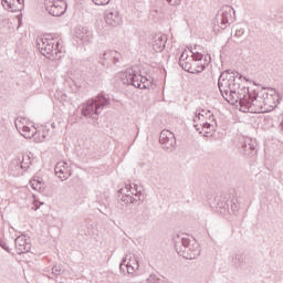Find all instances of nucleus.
Segmentation results:
<instances>
[{
  "mask_svg": "<svg viewBox=\"0 0 283 283\" xmlns=\"http://www.w3.org/2000/svg\"><path fill=\"white\" fill-rule=\"evenodd\" d=\"M280 130L282 132V134H283V117H282V119H281V123H280Z\"/></svg>",
  "mask_w": 283,
  "mask_h": 283,
  "instance_id": "a19ab883",
  "label": "nucleus"
},
{
  "mask_svg": "<svg viewBox=\"0 0 283 283\" xmlns=\"http://www.w3.org/2000/svg\"><path fill=\"white\" fill-rule=\"evenodd\" d=\"M122 59L123 55L118 51L107 50L99 55V64L103 65V67H112V63L117 65L120 63Z\"/></svg>",
  "mask_w": 283,
  "mask_h": 283,
  "instance_id": "6e6552de",
  "label": "nucleus"
},
{
  "mask_svg": "<svg viewBox=\"0 0 283 283\" xmlns=\"http://www.w3.org/2000/svg\"><path fill=\"white\" fill-rule=\"evenodd\" d=\"M233 30H234V36L237 39H240L241 36H244V28H242L240 25H234Z\"/></svg>",
  "mask_w": 283,
  "mask_h": 283,
  "instance_id": "cd10ccee",
  "label": "nucleus"
},
{
  "mask_svg": "<svg viewBox=\"0 0 283 283\" xmlns=\"http://www.w3.org/2000/svg\"><path fill=\"white\" fill-rule=\"evenodd\" d=\"M104 19L105 23L111 28H118V25L123 24V17L118 11L106 10Z\"/></svg>",
  "mask_w": 283,
  "mask_h": 283,
  "instance_id": "4468645a",
  "label": "nucleus"
},
{
  "mask_svg": "<svg viewBox=\"0 0 283 283\" xmlns=\"http://www.w3.org/2000/svg\"><path fill=\"white\" fill-rule=\"evenodd\" d=\"M23 120L25 119H15L14 125L19 134L23 136V138H33V136L36 134V128H30L29 126L23 124Z\"/></svg>",
  "mask_w": 283,
  "mask_h": 283,
  "instance_id": "2eb2a0df",
  "label": "nucleus"
},
{
  "mask_svg": "<svg viewBox=\"0 0 283 283\" xmlns=\"http://www.w3.org/2000/svg\"><path fill=\"white\" fill-rule=\"evenodd\" d=\"M92 101H95V106L99 112L103 107L109 105V98L105 97L104 93H99L95 98H92Z\"/></svg>",
  "mask_w": 283,
  "mask_h": 283,
  "instance_id": "4be33fe9",
  "label": "nucleus"
},
{
  "mask_svg": "<svg viewBox=\"0 0 283 283\" xmlns=\"http://www.w3.org/2000/svg\"><path fill=\"white\" fill-rule=\"evenodd\" d=\"M56 1H63V0H44V6H54L56 4Z\"/></svg>",
  "mask_w": 283,
  "mask_h": 283,
  "instance_id": "f704fd0d",
  "label": "nucleus"
},
{
  "mask_svg": "<svg viewBox=\"0 0 283 283\" xmlns=\"http://www.w3.org/2000/svg\"><path fill=\"white\" fill-rule=\"evenodd\" d=\"M252 99L253 94L249 92L247 86L242 85V82H239L237 88H233L232 94L229 96L228 103L231 105L239 103L240 111L247 113L249 111L244 109V107H249Z\"/></svg>",
  "mask_w": 283,
  "mask_h": 283,
  "instance_id": "20e7f679",
  "label": "nucleus"
},
{
  "mask_svg": "<svg viewBox=\"0 0 283 283\" xmlns=\"http://www.w3.org/2000/svg\"><path fill=\"white\" fill-rule=\"evenodd\" d=\"M15 244V251L18 255H21L23 253H28L30 251V243L25 241V237L20 235L14 240Z\"/></svg>",
  "mask_w": 283,
  "mask_h": 283,
  "instance_id": "aec40b11",
  "label": "nucleus"
},
{
  "mask_svg": "<svg viewBox=\"0 0 283 283\" xmlns=\"http://www.w3.org/2000/svg\"><path fill=\"white\" fill-rule=\"evenodd\" d=\"M255 147H258V142L251 137H240L239 138V148L241 149V154L245 156H253L256 154Z\"/></svg>",
  "mask_w": 283,
  "mask_h": 283,
  "instance_id": "9d476101",
  "label": "nucleus"
},
{
  "mask_svg": "<svg viewBox=\"0 0 283 283\" xmlns=\"http://www.w3.org/2000/svg\"><path fill=\"white\" fill-rule=\"evenodd\" d=\"M206 116H209V122H206L202 124L203 129H211V127H213V124L211 123H216V118H213V114H211V111L206 112Z\"/></svg>",
  "mask_w": 283,
  "mask_h": 283,
  "instance_id": "bb28decb",
  "label": "nucleus"
},
{
  "mask_svg": "<svg viewBox=\"0 0 283 283\" xmlns=\"http://www.w3.org/2000/svg\"><path fill=\"white\" fill-rule=\"evenodd\" d=\"M125 262H127V258L123 259V261H122V263L119 265V270L123 271V273H125V268H126L127 269V273L129 275H133V273H136V271H138V268L140 266L138 264V258H134L133 261H132V259H129V262L127 264H125Z\"/></svg>",
  "mask_w": 283,
  "mask_h": 283,
  "instance_id": "f3484780",
  "label": "nucleus"
},
{
  "mask_svg": "<svg viewBox=\"0 0 283 283\" xmlns=\"http://www.w3.org/2000/svg\"><path fill=\"white\" fill-rule=\"evenodd\" d=\"M4 10L9 12H17V7H14V0H1Z\"/></svg>",
  "mask_w": 283,
  "mask_h": 283,
  "instance_id": "a878e982",
  "label": "nucleus"
},
{
  "mask_svg": "<svg viewBox=\"0 0 283 283\" xmlns=\"http://www.w3.org/2000/svg\"><path fill=\"white\" fill-rule=\"evenodd\" d=\"M36 209H39V206H36L35 211H36Z\"/></svg>",
  "mask_w": 283,
  "mask_h": 283,
  "instance_id": "de8ad7c7",
  "label": "nucleus"
},
{
  "mask_svg": "<svg viewBox=\"0 0 283 283\" xmlns=\"http://www.w3.org/2000/svg\"><path fill=\"white\" fill-rule=\"evenodd\" d=\"M238 83H242V74L237 71L227 70L219 76L218 87L221 96L229 102V96L233 90L238 88Z\"/></svg>",
  "mask_w": 283,
  "mask_h": 283,
  "instance_id": "f03ea898",
  "label": "nucleus"
},
{
  "mask_svg": "<svg viewBox=\"0 0 283 283\" xmlns=\"http://www.w3.org/2000/svg\"><path fill=\"white\" fill-rule=\"evenodd\" d=\"M63 6H65L63 1H56L55 4H45V8L52 17H62L65 14V7Z\"/></svg>",
  "mask_w": 283,
  "mask_h": 283,
  "instance_id": "a211bd4d",
  "label": "nucleus"
},
{
  "mask_svg": "<svg viewBox=\"0 0 283 283\" xmlns=\"http://www.w3.org/2000/svg\"><path fill=\"white\" fill-rule=\"evenodd\" d=\"M191 67H192L193 70H198V66L196 65V59H193V57H192V60H191Z\"/></svg>",
  "mask_w": 283,
  "mask_h": 283,
  "instance_id": "58836bf2",
  "label": "nucleus"
},
{
  "mask_svg": "<svg viewBox=\"0 0 283 283\" xmlns=\"http://www.w3.org/2000/svg\"><path fill=\"white\" fill-rule=\"evenodd\" d=\"M119 76L124 85H133V87H137L138 90H147L149 85L147 77L136 74V71L133 69L122 72Z\"/></svg>",
  "mask_w": 283,
  "mask_h": 283,
  "instance_id": "39448f33",
  "label": "nucleus"
},
{
  "mask_svg": "<svg viewBox=\"0 0 283 283\" xmlns=\"http://www.w3.org/2000/svg\"><path fill=\"white\" fill-rule=\"evenodd\" d=\"M178 240H180L181 244H182V249H188L191 247V240H189L188 238H180L178 237Z\"/></svg>",
  "mask_w": 283,
  "mask_h": 283,
  "instance_id": "7c9ffc66",
  "label": "nucleus"
},
{
  "mask_svg": "<svg viewBox=\"0 0 283 283\" xmlns=\"http://www.w3.org/2000/svg\"><path fill=\"white\" fill-rule=\"evenodd\" d=\"M226 210L229 211V213H233V216H237L238 211H240V201H238V198L233 197L228 202V207Z\"/></svg>",
  "mask_w": 283,
  "mask_h": 283,
  "instance_id": "5701e85b",
  "label": "nucleus"
},
{
  "mask_svg": "<svg viewBox=\"0 0 283 283\" xmlns=\"http://www.w3.org/2000/svg\"><path fill=\"white\" fill-rule=\"evenodd\" d=\"M167 45V35L157 34L153 38V50L154 52H163Z\"/></svg>",
  "mask_w": 283,
  "mask_h": 283,
  "instance_id": "6ab92c4d",
  "label": "nucleus"
},
{
  "mask_svg": "<svg viewBox=\"0 0 283 283\" xmlns=\"http://www.w3.org/2000/svg\"><path fill=\"white\" fill-rule=\"evenodd\" d=\"M200 116H205V115H202V114H200V113H199L198 115H196V117H195V119H193L195 123H196V120H200Z\"/></svg>",
  "mask_w": 283,
  "mask_h": 283,
  "instance_id": "ea45409f",
  "label": "nucleus"
},
{
  "mask_svg": "<svg viewBox=\"0 0 283 283\" xmlns=\"http://www.w3.org/2000/svg\"><path fill=\"white\" fill-rule=\"evenodd\" d=\"M163 280L158 279L156 274H150L143 283H160Z\"/></svg>",
  "mask_w": 283,
  "mask_h": 283,
  "instance_id": "c756f323",
  "label": "nucleus"
},
{
  "mask_svg": "<svg viewBox=\"0 0 283 283\" xmlns=\"http://www.w3.org/2000/svg\"><path fill=\"white\" fill-rule=\"evenodd\" d=\"M54 171L57 178H60V180H67V178L72 176V170H70V165L65 161H59L55 165Z\"/></svg>",
  "mask_w": 283,
  "mask_h": 283,
  "instance_id": "dca6fc26",
  "label": "nucleus"
},
{
  "mask_svg": "<svg viewBox=\"0 0 283 283\" xmlns=\"http://www.w3.org/2000/svg\"><path fill=\"white\" fill-rule=\"evenodd\" d=\"M126 187H128V193H132V191H134V193H136V189L138 191V186L137 185H134V187H132V186H126Z\"/></svg>",
  "mask_w": 283,
  "mask_h": 283,
  "instance_id": "c9c22d12",
  "label": "nucleus"
},
{
  "mask_svg": "<svg viewBox=\"0 0 283 283\" xmlns=\"http://www.w3.org/2000/svg\"><path fill=\"white\" fill-rule=\"evenodd\" d=\"M93 3H95V6H107L109 0H93Z\"/></svg>",
  "mask_w": 283,
  "mask_h": 283,
  "instance_id": "72a5a7b5",
  "label": "nucleus"
},
{
  "mask_svg": "<svg viewBox=\"0 0 283 283\" xmlns=\"http://www.w3.org/2000/svg\"><path fill=\"white\" fill-rule=\"evenodd\" d=\"M176 251L186 260H196L200 256V247H198V243H193L190 248L180 249L179 251L178 248H176Z\"/></svg>",
  "mask_w": 283,
  "mask_h": 283,
  "instance_id": "ddd939ff",
  "label": "nucleus"
},
{
  "mask_svg": "<svg viewBox=\"0 0 283 283\" xmlns=\"http://www.w3.org/2000/svg\"><path fill=\"white\" fill-rule=\"evenodd\" d=\"M62 101H67V95H62Z\"/></svg>",
  "mask_w": 283,
  "mask_h": 283,
  "instance_id": "79ce46f5",
  "label": "nucleus"
},
{
  "mask_svg": "<svg viewBox=\"0 0 283 283\" xmlns=\"http://www.w3.org/2000/svg\"><path fill=\"white\" fill-rule=\"evenodd\" d=\"M167 2H168L170 6H176V4L180 3V0H167Z\"/></svg>",
  "mask_w": 283,
  "mask_h": 283,
  "instance_id": "4c0bfd02",
  "label": "nucleus"
},
{
  "mask_svg": "<svg viewBox=\"0 0 283 283\" xmlns=\"http://www.w3.org/2000/svg\"><path fill=\"white\" fill-rule=\"evenodd\" d=\"M0 247H1V249H3L4 251H7L8 253H10V248H8V245L6 244V242L0 241Z\"/></svg>",
  "mask_w": 283,
  "mask_h": 283,
  "instance_id": "e433bc0d",
  "label": "nucleus"
},
{
  "mask_svg": "<svg viewBox=\"0 0 283 283\" xmlns=\"http://www.w3.org/2000/svg\"><path fill=\"white\" fill-rule=\"evenodd\" d=\"M234 263H237L238 266H242V264H244V254H237L234 258Z\"/></svg>",
  "mask_w": 283,
  "mask_h": 283,
  "instance_id": "2f4dec72",
  "label": "nucleus"
},
{
  "mask_svg": "<svg viewBox=\"0 0 283 283\" xmlns=\"http://www.w3.org/2000/svg\"><path fill=\"white\" fill-rule=\"evenodd\" d=\"M53 275H62L63 273V265H55L52 269Z\"/></svg>",
  "mask_w": 283,
  "mask_h": 283,
  "instance_id": "473e14b6",
  "label": "nucleus"
},
{
  "mask_svg": "<svg viewBox=\"0 0 283 283\" xmlns=\"http://www.w3.org/2000/svg\"><path fill=\"white\" fill-rule=\"evenodd\" d=\"M280 103V95L275 88L262 87L255 90L252 95L251 104L244 109L250 114H260V112H273Z\"/></svg>",
  "mask_w": 283,
  "mask_h": 283,
  "instance_id": "f257e3e1",
  "label": "nucleus"
},
{
  "mask_svg": "<svg viewBox=\"0 0 283 283\" xmlns=\"http://www.w3.org/2000/svg\"><path fill=\"white\" fill-rule=\"evenodd\" d=\"M18 3L21 6V3H23V0H17Z\"/></svg>",
  "mask_w": 283,
  "mask_h": 283,
  "instance_id": "c03bdc74",
  "label": "nucleus"
},
{
  "mask_svg": "<svg viewBox=\"0 0 283 283\" xmlns=\"http://www.w3.org/2000/svg\"><path fill=\"white\" fill-rule=\"evenodd\" d=\"M21 168L30 169V156H28V155L22 156Z\"/></svg>",
  "mask_w": 283,
  "mask_h": 283,
  "instance_id": "c85d7f7f",
  "label": "nucleus"
},
{
  "mask_svg": "<svg viewBox=\"0 0 283 283\" xmlns=\"http://www.w3.org/2000/svg\"><path fill=\"white\" fill-rule=\"evenodd\" d=\"M136 192L132 191L129 192V187L125 186L119 190V193H122V202H125V205H134V202H143V192L138 190L137 188L135 189Z\"/></svg>",
  "mask_w": 283,
  "mask_h": 283,
  "instance_id": "1a4fd4ad",
  "label": "nucleus"
},
{
  "mask_svg": "<svg viewBox=\"0 0 283 283\" xmlns=\"http://www.w3.org/2000/svg\"><path fill=\"white\" fill-rule=\"evenodd\" d=\"M200 46L195 45L191 50L192 57L195 59V65H197V70H195V74H200V72H205L208 65L211 63V55L202 54L199 50Z\"/></svg>",
  "mask_w": 283,
  "mask_h": 283,
  "instance_id": "0eeeda50",
  "label": "nucleus"
},
{
  "mask_svg": "<svg viewBox=\"0 0 283 283\" xmlns=\"http://www.w3.org/2000/svg\"><path fill=\"white\" fill-rule=\"evenodd\" d=\"M42 136H43V138H46L45 134H43Z\"/></svg>",
  "mask_w": 283,
  "mask_h": 283,
  "instance_id": "a18cd8bd",
  "label": "nucleus"
},
{
  "mask_svg": "<svg viewBox=\"0 0 283 283\" xmlns=\"http://www.w3.org/2000/svg\"><path fill=\"white\" fill-rule=\"evenodd\" d=\"M101 211V213H104V214H106L104 211H102V210H99Z\"/></svg>",
  "mask_w": 283,
  "mask_h": 283,
  "instance_id": "49530a36",
  "label": "nucleus"
},
{
  "mask_svg": "<svg viewBox=\"0 0 283 283\" xmlns=\"http://www.w3.org/2000/svg\"><path fill=\"white\" fill-rule=\"evenodd\" d=\"M60 45L61 38H52V35L36 40L38 50L43 56L50 59V61H59L61 59Z\"/></svg>",
  "mask_w": 283,
  "mask_h": 283,
  "instance_id": "7ed1b4c3",
  "label": "nucleus"
},
{
  "mask_svg": "<svg viewBox=\"0 0 283 283\" xmlns=\"http://www.w3.org/2000/svg\"><path fill=\"white\" fill-rule=\"evenodd\" d=\"M81 114L82 116H85V118H93L96 120V118H98V114H101L96 107V101L88 99L85 104H83Z\"/></svg>",
  "mask_w": 283,
  "mask_h": 283,
  "instance_id": "f8f14e48",
  "label": "nucleus"
},
{
  "mask_svg": "<svg viewBox=\"0 0 283 283\" xmlns=\"http://www.w3.org/2000/svg\"><path fill=\"white\" fill-rule=\"evenodd\" d=\"M233 17H235V10H233L231 7H223L222 10L217 14L213 22V29L218 32H220V30H227V28L231 25Z\"/></svg>",
  "mask_w": 283,
  "mask_h": 283,
  "instance_id": "423d86ee",
  "label": "nucleus"
},
{
  "mask_svg": "<svg viewBox=\"0 0 283 283\" xmlns=\"http://www.w3.org/2000/svg\"><path fill=\"white\" fill-rule=\"evenodd\" d=\"M192 59H189L187 53H182L179 57V65L185 70V72H189V74H196V69L191 67Z\"/></svg>",
  "mask_w": 283,
  "mask_h": 283,
  "instance_id": "412c9836",
  "label": "nucleus"
},
{
  "mask_svg": "<svg viewBox=\"0 0 283 283\" xmlns=\"http://www.w3.org/2000/svg\"><path fill=\"white\" fill-rule=\"evenodd\" d=\"M195 128L197 129V132H200V128L198 127V125H195Z\"/></svg>",
  "mask_w": 283,
  "mask_h": 283,
  "instance_id": "37998d69",
  "label": "nucleus"
},
{
  "mask_svg": "<svg viewBox=\"0 0 283 283\" xmlns=\"http://www.w3.org/2000/svg\"><path fill=\"white\" fill-rule=\"evenodd\" d=\"M214 202L217 205V209H220V213H224L227 211V207H229V202H227V199L222 196H218L214 198Z\"/></svg>",
  "mask_w": 283,
  "mask_h": 283,
  "instance_id": "b1692460",
  "label": "nucleus"
},
{
  "mask_svg": "<svg viewBox=\"0 0 283 283\" xmlns=\"http://www.w3.org/2000/svg\"><path fill=\"white\" fill-rule=\"evenodd\" d=\"M159 143L163 145L164 149L174 151L176 149V135H174L169 129H164L160 133Z\"/></svg>",
  "mask_w": 283,
  "mask_h": 283,
  "instance_id": "9b49d317",
  "label": "nucleus"
},
{
  "mask_svg": "<svg viewBox=\"0 0 283 283\" xmlns=\"http://www.w3.org/2000/svg\"><path fill=\"white\" fill-rule=\"evenodd\" d=\"M31 187L34 191H39L40 193L45 191V185L41 182L40 179L31 180Z\"/></svg>",
  "mask_w": 283,
  "mask_h": 283,
  "instance_id": "393cba45",
  "label": "nucleus"
}]
</instances>
